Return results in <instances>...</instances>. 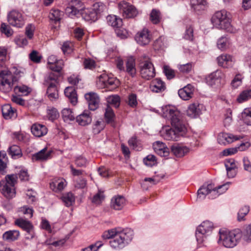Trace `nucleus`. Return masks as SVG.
Here are the masks:
<instances>
[{"mask_svg": "<svg viewBox=\"0 0 251 251\" xmlns=\"http://www.w3.org/2000/svg\"><path fill=\"white\" fill-rule=\"evenodd\" d=\"M162 116L169 121L172 127L164 126L161 135L167 140L177 141L187 131L185 122L182 114L176 107L165 106L162 108Z\"/></svg>", "mask_w": 251, "mask_h": 251, "instance_id": "1", "label": "nucleus"}, {"mask_svg": "<svg viewBox=\"0 0 251 251\" xmlns=\"http://www.w3.org/2000/svg\"><path fill=\"white\" fill-rule=\"evenodd\" d=\"M219 234L218 243L228 248L235 247L243 236L242 232L239 229H236L230 232L220 231Z\"/></svg>", "mask_w": 251, "mask_h": 251, "instance_id": "2", "label": "nucleus"}, {"mask_svg": "<svg viewBox=\"0 0 251 251\" xmlns=\"http://www.w3.org/2000/svg\"><path fill=\"white\" fill-rule=\"evenodd\" d=\"M213 25L219 29H224L227 32L233 33L235 29L231 25L229 18L227 17V12L223 10L215 13L211 18Z\"/></svg>", "mask_w": 251, "mask_h": 251, "instance_id": "3", "label": "nucleus"}, {"mask_svg": "<svg viewBox=\"0 0 251 251\" xmlns=\"http://www.w3.org/2000/svg\"><path fill=\"white\" fill-rule=\"evenodd\" d=\"M17 178L16 175H8L4 179L0 181V191L7 199H10L15 196V185Z\"/></svg>", "mask_w": 251, "mask_h": 251, "instance_id": "4", "label": "nucleus"}, {"mask_svg": "<svg viewBox=\"0 0 251 251\" xmlns=\"http://www.w3.org/2000/svg\"><path fill=\"white\" fill-rule=\"evenodd\" d=\"M17 81L16 76L8 70H3L0 72V91L3 93L10 92L15 82Z\"/></svg>", "mask_w": 251, "mask_h": 251, "instance_id": "5", "label": "nucleus"}, {"mask_svg": "<svg viewBox=\"0 0 251 251\" xmlns=\"http://www.w3.org/2000/svg\"><path fill=\"white\" fill-rule=\"evenodd\" d=\"M214 228L213 224L209 221L203 222L197 228L196 237L199 244L202 243L209 235Z\"/></svg>", "mask_w": 251, "mask_h": 251, "instance_id": "6", "label": "nucleus"}, {"mask_svg": "<svg viewBox=\"0 0 251 251\" xmlns=\"http://www.w3.org/2000/svg\"><path fill=\"white\" fill-rule=\"evenodd\" d=\"M140 67L141 75L143 78L150 80L155 76V69L150 58L145 56Z\"/></svg>", "mask_w": 251, "mask_h": 251, "instance_id": "7", "label": "nucleus"}, {"mask_svg": "<svg viewBox=\"0 0 251 251\" xmlns=\"http://www.w3.org/2000/svg\"><path fill=\"white\" fill-rule=\"evenodd\" d=\"M97 83L101 85V87H106L109 90H113L118 87L120 82L116 78L103 74L99 76Z\"/></svg>", "mask_w": 251, "mask_h": 251, "instance_id": "8", "label": "nucleus"}, {"mask_svg": "<svg viewBox=\"0 0 251 251\" xmlns=\"http://www.w3.org/2000/svg\"><path fill=\"white\" fill-rule=\"evenodd\" d=\"M7 20L10 25L18 28L22 27L25 24L23 14L16 10H12L8 13Z\"/></svg>", "mask_w": 251, "mask_h": 251, "instance_id": "9", "label": "nucleus"}, {"mask_svg": "<svg viewBox=\"0 0 251 251\" xmlns=\"http://www.w3.org/2000/svg\"><path fill=\"white\" fill-rule=\"evenodd\" d=\"M118 8L123 16L126 18H133L138 14L136 8L129 2L124 0L119 3Z\"/></svg>", "mask_w": 251, "mask_h": 251, "instance_id": "10", "label": "nucleus"}, {"mask_svg": "<svg viewBox=\"0 0 251 251\" xmlns=\"http://www.w3.org/2000/svg\"><path fill=\"white\" fill-rule=\"evenodd\" d=\"M224 74L220 70L212 73L206 78V83L210 86L223 84L225 82Z\"/></svg>", "mask_w": 251, "mask_h": 251, "instance_id": "11", "label": "nucleus"}, {"mask_svg": "<svg viewBox=\"0 0 251 251\" xmlns=\"http://www.w3.org/2000/svg\"><path fill=\"white\" fill-rule=\"evenodd\" d=\"M242 138L243 137L240 135L222 132L219 134L217 140L220 144L226 145Z\"/></svg>", "mask_w": 251, "mask_h": 251, "instance_id": "12", "label": "nucleus"}, {"mask_svg": "<svg viewBox=\"0 0 251 251\" xmlns=\"http://www.w3.org/2000/svg\"><path fill=\"white\" fill-rule=\"evenodd\" d=\"M135 39L137 43L141 46H145L148 44L151 39L149 30L144 28L137 33L135 36Z\"/></svg>", "mask_w": 251, "mask_h": 251, "instance_id": "13", "label": "nucleus"}, {"mask_svg": "<svg viewBox=\"0 0 251 251\" xmlns=\"http://www.w3.org/2000/svg\"><path fill=\"white\" fill-rule=\"evenodd\" d=\"M48 67L52 71L61 72L63 66L64 61L62 59H58L56 56L51 55L48 59Z\"/></svg>", "mask_w": 251, "mask_h": 251, "instance_id": "14", "label": "nucleus"}, {"mask_svg": "<svg viewBox=\"0 0 251 251\" xmlns=\"http://www.w3.org/2000/svg\"><path fill=\"white\" fill-rule=\"evenodd\" d=\"M60 72L53 71L46 75L44 84L46 86H57L59 83Z\"/></svg>", "mask_w": 251, "mask_h": 251, "instance_id": "15", "label": "nucleus"}, {"mask_svg": "<svg viewBox=\"0 0 251 251\" xmlns=\"http://www.w3.org/2000/svg\"><path fill=\"white\" fill-rule=\"evenodd\" d=\"M85 98L91 110H95L99 107L100 99L97 94L94 93H87L85 95Z\"/></svg>", "mask_w": 251, "mask_h": 251, "instance_id": "16", "label": "nucleus"}, {"mask_svg": "<svg viewBox=\"0 0 251 251\" xmlns=\"http://www.w3.org/2000/svg\"><path fill=\"white\" fill-rule=\"evenodd\" d=\"M126 203V199L122 196L113 197L111 200V207L115 210H121Z\"/></svg>", "mask_w": 251, "mask_h": 251, "instance_id": "17", "label": "nucleus"}, {"mask_svg": "<svg viewBox=\"0 0 251 251\" xmlns=\"http://www.w3.org/2000/svg\"><path fill=\"white\" fill-rule=\"evenodd\" d=\"M194 87L191 84H188L178 90V94L181 99L184 100H189L192 97Z\"/></svg>", "mask_w": 251, "mask_h": 251, "instance_id": "18", "label": "nucleus"}, {"mask_svg": "<svg viewBox=\"0 0 251 251\" xmlns=\"http://www.w3.org/2000/svg\"><path fill=\"white\" fill-rule=\"evenodd\" d=\"M202 107V105L198 102L191 103L188 107L187 114L191 118H196L201 114Z\"/></svg>", "mask_w": 251, "mask_h": 251, "instance_id": "19", "label": "nucleus"}, {"mask_svg": "<svg viewBox=\"0 0 251 251\" xmlns=\"http://www.w3.org/2000/svg\"><path fill=\"white\" fill-rule=\"evenodd\" d=\"M154 151L161 156H167L169 154V150L165 144L160 141H156L153 144Z\"/></svg>", "mask_w": 251, "mask_h": 251, "instance_id": "20", "label": "nucleus"}, {"mask_svg": "<svg viewBox=\"0 0 251 251\" xmlns=\"http://www.w3.org/2000/svg\"><path fill=\"white\" fill-rule=\"evenodd\" d=\"M217 59L218 64L224 68L230 67L233 65V57L229 54H221L217 57Z\"/></svg>", "mask_w": 251, "mask_h": 251, "instance_id": "21", "label": "nucleus"}, {"mask_svg": "<svg viewBox=\"0 0 251 251\" xmlns=\"http://www.w3.org/2000/svg\"><path fill=\"white\" fill-rule=\"evenodd\" d=\"M31 130L32 133L37 137L43 136L48 132V129L46 126L39 124H33L31 126Z\"/></svg>", "mask_w": 251, "mask_h": 251, "instance_id": "22", "label": "nucleus"}, {"mask_svg": "<svg viewBox=\"0 0 251 251\" xmlns=\"http://www.w3.org/2000/svg\"><path fill=\"white\" fill-rule=\"evenodd\" d=\"M90 114V112L89 111H84L82 113L76 117V122L82 126H85L89 125L92 121V118Z\"/></svg>", "mask_w": 251, "mask_h": 251, "instance_id": "23", "label": "nucleus"}, {"mask_svg": "<svg viewBox=\"0 0 251 251\" xmlns=\"http://www.w3.org/2000/svg\"><path fill=\"white\" fill-rule=\"evenodd\" d=\"M150 88L151 91L159 93L164 91L166 87L165 83L162 80L155 78L151 81Z\"/></svg>", "mask_w": 251, "mask_h": 251, "instance_id": "24", "label": "nucleus"}, {"mask_svg": "<svg viewBox=\"0 0 251 251\" xmlns=\"http://www.w3.org/2000/svg\"><path fill=\"white\" fill-rule=\"evenodd\" d=\"M109 244L110 246L115 250L122 249L127 245L119 234H116V236L109 241Z\"/></svg>", "mask_w": 251, "mask_h": 251, "instance_id": "25", "label": "nucleus"}, {"mask_svg": "<svg viewBox=\"0 0 251 251\" xmlns=\"http://www.w3.org/2000/svg\"><path fill=\"white\" fill-rule=\"evenodd\" d=\"M64 94L68 98L73 105H75L77 101V97L75 89L73 87H67L64 90Z\"/></svg>", "mask_w": 251, "mask_h": 251, "instance_id": "26", "label": "nucleus"}, {"mask_svg": "<svg viewBox=\"0 0 251 251\" xmlns=\"http://www.w3.org/2000/svg\"><path fill=\"white\" fill-rule=\"evenodd\" d=\"M171 151L176 156L180 157L188 153L189 149L185 146L174 145L172 146Z\"/></svg>", "mask_w": 251, "mask_h": 251, "instance_id": "27", "label": "nucleus"}, {"mask_svg": "<svg viewBox=\"0 0 251 251\" xmlns=\"http://www.w3.org/2000/svg\"><path fill=\"white\" fill-rule=\"evenodd\" d=\"M81 15L82 18L87 21L95 22L99 18L92 8L85 9Z\"/></svg>", "mask_w": 251, "mask_h": 251, "instance_id": "28", "label": "nucleus"}, {"mask_svg": "<svg viewBox=\"0 0 251 251\" xmlns=\"http://www.w3.org/2000/svg\"><path fill=\"white\" fill-rule=\"evenodd\" d=\"M51 151H48L47 148H44L34 154L32 159L35 160L44 161L49 159L51 155Z\"/></svg>", "mask_w": 251, "mask_h": 251, "instance_id": "29", "label": "nucleus"}, {"mask_svg": "<svg viewBox=\"0 0 251 251\" xmlns=\"http://www.w3.org/2000/svg\"><path fill=\"white\" fill-rule=\"evenodd\" d=\"M104 118L107 124H110L111 126L115 127L116 124L115 122V115L112 109L109 106L105 109L104 113Z\"/></svg>", "mask_w": 251, "mask_h": 251, "instance_id": "30", "label": "nucleus"}, {"mask_svg": "<svg viewBox=\"0 0 251 251\" xmlns=\"http://www.w3.org/2000/svg\"><path fill=\"white\" fill-rule=\"evenodd\" d=\"M192 8L196 11H201L206 9L207 3L205 0H191Z\"/></svg>", "mask_w": 251, "mask_h": 251, "instance_id": "31", "label": "nucleus"}, {"mask_svg": "<svg viewBox=\"0 0 251 251\" xmlns=\"http://www.w3.org/2000/svg\"><path fill=\"white\" fill-rule=\"evenodd\" d=\"M118 234L127 245L133 238V231L130 228H126L121 231H119Z\"/></svg>", "mask_w": 251, "mask_h": 251, "instance_id": "32", "label": "nucleus"}, {"mask_svg": "<svg viewBox=\"0 0 251 251\" xmlns=\"http://www.w3.org/2000/svg\"><path fill=\"white\" fill-rule=\"evenodd\" d=\"M8 154L11 156L13 159H17L22 156V152L21 148L17 145H12L10 146L8 151Z\"/></svg>", "mask_w": 251, "mask_h": 251, "instance_id": "33", "label": "nucleus"}, {"mask_svg": "<svg viewBox=\"0 0 251 251\" xmlns=\"http://www.w3.org/2000/svg\"><path fill=\"white\" fill-rule=\"evenodd\" d=\"M15 224L17 226L22 228L24 231L33 228V226L32 223L26 220L23 218H19L15 221Z\"/></svg>", "mask_w": 251, "mask_h": 251, "instance_id": "34", "label": "nucleus"}, {"mask_svg": "<svg viewBox=\"0 0 251 251\" xmlns=\"http://www.w3.org/2000/svg\"><path fill=\"white\" fill-rule=\"evenodd\" d=\"M107 22L109 25L117 29L121 27L122 25V19L117 18L115 15L107 16Z\"/></svg>", "mask_w": 251, "mask_h": 251, "instance_id": "35", "label": "nucleus"}, {"mask_svg": "<svg viewBox=\"0 0 251 251\" xmlns=\"http://www.w3.org/2000/svg\"><path fill=\"white\" fill-rule=\"evenodd\" d=\"M1 112L3 117L6 119H10L14 116L15 111L9 104L3 105L1 107Z\"/></svg>", "mask_w": 251, "mask_h": 251, "instance_id": "36", "label": "nucleus"}, {"mask_svg": "<svg viewBox=\"0 0 251 251\" xmlns=\"http://www.w3.org/2000/svg\"><path fill=\"white\" fill-rule=\"evenodd\" d=\"M20 236V232L18 230H13L5 232L2 237L4 240L11 241L17 240Z\"/></svg>", "mask_w": 251, "mask_h": 251, "instance_id": "37", "label": "nucleus"}, {"mask_svg": "<svg viewBox=\"0 0 251 251\" xmlns=\"http://www.w3.org/2000/svg\"><path fill=\"white\" fill-rule=\"evenodd\" d=\"M61 199L67 207L72 206L75 202V197L71 192L64 194L61 197Z\"/></svg>", "mask_w": 251, "mask_h": 251, "instance_id": "38", "label": "nucleus"}, {"mask_svg": "<svg viewBox=\"0 0 251 251\" xmlns=\"http://www.w3.org/2000/svg\"><path fill=\"white\" fill-rule=\"evenodd\" d=\"M126 71L132 77H134L136 74L135 64L134 59L132 57L129 58L126 63Z\"/></svg>", "mask_w": 251, "mask_h": 251, "instance_id": "39", "label": "nucleus"}, {"mask_svg": "<svg viewBox=\"0 0 251 251\" xmlns=\"http://www.w3.org/2000/svg\"><path fill=\"white\" fill-rule=\"evenodd\" d=\"M212 185L210 184L207 186H202L198 191V198L200 199H204L209 193H211L212 189Z\"/></svg>", "mask_w": 251, "mask_h": 251, "instance_id": "40", "label": "nucleus"}, {"mask_svg": "<svg viewBox=\"0 0 251 251\" xmlns=\"http://www.w3.org/2000/svg\"><path fill=\"white\" fill-rule=\"evenodd\" d=\"M47 92L46 94L49 99L53 101L56 100L58 98V93L57 88V86H47Z\"/></svg>", "mask_w": 251, "mask_h": 251, "instance_id": "41", "label": "nucleus"}, {"mask_svg": "<svg viewBox=\"0 0 251 251\" xmlns=\"http://www.w3.org/2000/svg\"><path fill=\"white\" fill-rule=\"evenodd\" d=\"M167 45L166 38L164 36H160L154 41L153 48L155 50H161L166 48Z\"/></svg>", "mask_w": 251, "mask_h": 251, "instance_id": "42", "label": "nucleus"}, {"mask_svg": "<svg viewBox=\"0 0 251 251\" xmlns=\"http://www.w3.org/2000/svg\"><path fill=\"white\" fill-rule=\"evenodd\" d=\"M241 117L246 125L251 126V107L244 109L241 113Z\"/></svg>", "mask_w": 251, "mask_h": 251, "instance_id": "43", "label": "nucleus"}, {"mask_svg": "<svg viewBox=\"0 0 251 251\" xmlns=\"http://www.w3.org/2000/svg\"><path fill=\"white\" fill-rule=\"evenodd\" d=\"M65 13L69 17L73 18L79 13V11L74 5L69 4L65 9Z\"/></svg>", "mask_w": 251, "mask_h": 251, "instance_id": "44", "label": "nucleus"}, {"mask_svg": "<svg viewBox=\"0 0 251 251\" xmlns=\"http://www.w3.org/2000/svg\"><path fill=\"white\" fill-rule=\"evenodd\" d=\"M62 12L58 9H52L49 13L50 19L55 23L59 22L61 19Z\"/></svg>", "mask_w": 251, "mask_h": 251, "instance_id": "45", "label": "nucleus"}, {"mask_svg": "<svg viewBox=\"0 0 251 251\" xmlns=\"http://www.w3.org/2000/svg\"><path fill=\"white\" fill-rule=\"evenodd\" d=\"M92 9L100 17V14L106 10V6L102 2H98L93 4Z\"/></svg>", "mask_w": 251, "mask_h": 251, "instance_id": "46", "label": "nucleus"}, {"mask_svg": "<svg viewBox=\"0 0 251 251\" xmlns=\"http://www.w3.org/2000/svg\"><path fill=\"white\" fill-rule=\"evenodd\" d=\"M66 185L67 182L66 180L63 178L59 179L55 182H53L51 184H50L51 187L53 186L55 187L54 191H62L64 189Z\"/></svg>", "mask_w": 251, "mask_h": 251, "instance_id": "47", "label": "nucleus"}, {"mask_svg": "<svg viewBox=\"0 0 251 251\" xmlns=\"http://www.w3.org/2000/svg\"><path fill=\"white\" fill-rule=\"evenodd\" d=\"M251 98V90L247 89L242 91L237 98V101L242 103Z\"/></svg>", "mask_w": 251, "mask_h": 251, "instance_id": "48", "label": "nucleus"}, {"mask_svg": "<svg viewBox=\"0 0 251 251\" xmlns=\"http://www.w3.org/2000/svg\"><path fill=\"white\" fill-rule=\"evenodd\" d=\"M107 102L110 105H111L117 108L120 105V98L118 95H111L107 98Z\"/></svg>", "mask_w": 251, "mask_h": 251, "instance_id": "49", "label": "nucleus"}, {"mask_svg": "<svg viewBox=\"0 0 251 251\" xmlns=\"http://www.w3.org/2000/svg\"><path fill=\"white\" fill-rule=\"evenodd\" d=\"M249 211L250 207L248 205H244L241 208L238 213V221L239 222L244 221L245 217L248 214Z\"/></svg>", "mask_w": 251, "mask_h": 251, "instance_id": "50", "label": "nucleus"}, {"mask_svg": "<svg viewBox=\"0 0 251 251\" xmlns=\"http://www.w3.org/2000/svg\"><path fill=\"white\" fill-rule=\"evenodd\" d=\"M161 14L158 10L152 9L150 14V20L154 24H157L160 21Z\"/></svg>", "mask_w": 251, "mask_h": 251, "instance_id": "51", "label": "nucleus"}, {"mask_svg": "<svg viewBox=\"0 0 251 251\" xmlns=\"http://www.w3.org/2000/svg\"><path fill=\"white\" fill-rule=\"evenodd\" d=\"M242 232L243 240L247 242H251V223L246 226Z\"/></svg>", "mask_w": 251, "mask_h": 251, "instance_id": "52", "label": "nucleus"}, {"mask_svg": "<svg viewBox=\"0 0 251 251\" xmlns=\"http://www.w3.org/2000/svg\"><path fill=\"white\" fill-rule=\"evenodd\" d=\"M47 116L49 120L53 121L59 117V113L54 107L49 108L47 110Z\"/></svg>", "mask_w": 251, "mask_h": 251, "instance_id": "53", "label": "nucleus"}, {"mask_svg": "<svg viewBox=\"0 0 251 251\" xmlns=\"http://www.w3.org/2000/svg\"><path fill=\"white\" fill-rule=\"evenodd\" d=\"M0 31L8 37L12 36L13 33V31L10 26L4 23L1 24Z\"/></svg>", "mask_w": 251, "mask_h": 251, "instance_id": "54", "label": "nucleus"}, {"mask_svg": "<svg viewBox=\"0 0 251 251\" xmlns=\"http://www.w3.org/2000/svg\"><path fill=\"white\" fill-rule=\"evenodd\" d=\"M62 115L64 121H73L75 119L73 112L69 108L63 109L62 111Z\"/></svg>", "mask_w": 251, "mask_h": 251, "instance_id": "55", "label": "nucleus"}, {"mask_svg": "<svg viewBox=\"0 0 251 251\" xmlns=\"http://www.w3.org/2000/svg\"><path fill=\"white\" fill-rule=\"evenodd\" d=\"M229 45V40L226 37H222L217 42V47L221 50L226 49Z\"/></svg>", "mask_w": 251, "mask_h": 251, "instance_id": "56", "label": "nucleus"}, {"mask_svg": "<svg viewBox=\"0 0 251 251\" xmlns=\"http://www.w3.org/2000/svg\"><path fill=\"white\" fill-rule=\"evenodd\" d=\"M229 185V183H226L222 185H220L217 187L213 188L212 192L213 193H217V196H219L225 193L228 189Z\"/></svg>", "mask_w": 251, "mask_h": 251, "instance_id": "57", "label": "nucleus"}, {"mask_svg": "<svg viewBox=\"0 0 251 251\" xmlns=\"http://www.w3.org/2000/svg\"><path fill=\"white\" fill-rule=\"evenodd\" d=\"M144 163L148 166L152 167L156 164V157L152 154H149L143 159Z\"/></svg>", "mask_w": 251, "mask_h": 251, "instance_id": "58", "label": "nucleus"}, {"mask_svg": "<svg viewBox=\"0 0 251 251\" xmlns=\"http://www.w3.org/2000/svg\"><path fill=\"white\" fill-rule=\"evenodd\" d=\"M104 196L103 193L99 191L98 193L94 196L92 198V202L97 205L100 204L103 201Z\"/></svg>", "mask_w": 251, "mask_h": 251, "instance_id": "59", "label": "nucleus"}, {"mask_svg": "<svg viewBox=\"0 0 251 251\" xmlns=\"http://www.w3.org/2000/svg\"><path fill=\"white\" fill-rule=\"evenodd\" d=\"M119 231L116 229H111L107 231H105L102 234V237L103 239H107L110 238H113L116 234H118Z\"/></svg>", "mask_w": 251, "mask_h": 251, "instance_id": "60", "label": "nucleus"}, {"mask_svg": "<svg viewBox=\"0 0 251 251\" xmlns=\"http://www.w3.org/2000/svg\"><path fill=\"white\" fill-rule=\"evenodd\" d=\"M163 73L169 79L173 78L175 75V71L167 65L163 67Z\"/></svg>", "mask_w": 251, "mask_h": 251, "instance_id": "61", "label": "nucleus"}, {"mask_svg": "<svg viewBox=\"0 0 251 251\" xmlns=\"http://www.w3.org/2000/svg\"><path fill=\"white\" fill-rule=\"evenodd\" d=\"M104 128L102 121H97L93 126V132L95 134H99Z\"/></svg>", "mask_w": 251, "mask_h": 251, "instance_id": "62", "label": "nucleus"}, {"mask_svg": "<svg viewBox=\"0 0 251 251\" xmlns=\"http://www.w3.org/2000/svg\"><path fill=\"white\" fill-rule=\"evenodd\" d=\"M226 170L230 171L232 169H237V166L236 163L233 159H226L225 163Z\"/></svg>", "mask_w": 251, "mask_h": 251, "instance_id": "63", "label": "nucleus"}, {"mask_svg": "<svg viewBox=\"0 0 251 251\" xmlns=\"http://www.w3.org/2000/svg\"><path fill=\"white\" fill-rule=\"evenodd\" d=\"M87 163V160L81 155L76 157L75 159V164L79 167H85Z\"/></svg>", "mask_w": 251, "mask_h": 251, "instance_id": "64", "label": "nucleus"}]
</instances>
